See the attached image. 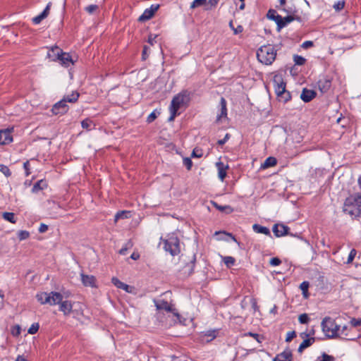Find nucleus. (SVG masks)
Listing matches in <instances>:
<instances>
[{"label":"nucleus","mask_w":361,"mask_h":361,"mask_svg":"<svg viewBox=\"0 0 361 361\" xmlns=\"http://www.w3.org/2000/svg\"><path fill=\"white\" fill-rule=\"evenodd\" d=\"M216 166L218 170V177L221 180L224 181V178H226L227 175V169H228V165H225L221 161H218L216 163Z\"/></svg>","instance_id":"22"},{"label":"nucleus","mask_w":361,"mask_h":361,"mask_svg":"<svg viewBox=\"0 0 361 361\" xmlns=\"http://www.w3.org/2000/svg\"><path fill=\"white\" fill-rule=\"evenodd\" d=\"M275 93L280 101L287 102L291 98L290 93L286 90V83L281 76L275 75L273 80Z\"/></svg>","instance_id":"4"},{"label":"nucleus","mask_w":361,"mask_h":361,"mask_svg":"<svg viewBox=\"0 0 361 361\" xmlns=\"http://www.w3.org/2000/svg\"><path fill=\"white\" fill-rule=\"evenodd\" d=\"M334 357L323 353L321 357H318L317 361H334Z\"/></svg>","instance_id":"37"},{"label":"nucleus","mask_w":361,"mask_h":361,"mask_svg":"<svg viewBox=\"0 0 361 361\" xmlns=\"http://www.w3.org/2000/svg\"><path fill=\"white\" fill-rule=\"evenodd\" d=\"M217 331L216 330H209L204 333V336L209 337L210 341L214 339L216 337Z\"/></svg>","instance_id":"47"},{"label":"nucleus","mask_w":361,"mask_h":361,"mask_svg":"<svg viewBox=\"0 0 361 361\" xmlns=\"http://www.w3.org/2000/svg\"><path fill=\"white\" fill-rule=\"evenodd\" d=\"M315 341V338L314 337H311V338H307L304 339L303 341L300 343V345H299V348H298V352L300 353H302V351L311 346Z\"/></svg>","instance_id":"24"},{"label":"nucleus","mask_w":361,"mask_h":361,"mask_svg":"<svg viewBox=\"0 0 361 361\" xmlns=\"http://www.w3.org/2000/svg\"><path fill=\"white\" fill-rule=\"evenodd\" d=\"M293 61L295 65L302 66L305 63V59L302 56L294 55Z\"/></svg>","instance_id":"38"},{"label":"nucleus","mask_w":361,"mask_h":361,"mask_svg":"<svg viewBox=\"0 0 361 361\" xmlns=\"http://www.w3.org/2000/svg\"><path fill=\"white\" fill-rule=\"evenodd\" d=\"M84 9L89 14H93L97 11H98L99 6L96 4H91V5L86 6Z\"/></svg>","instance_id":"36"},{"label":"nucleus","mask_w":361,"mask_h":361,"mask_svg":"<svg viewBox=\"0 0 361 361\" xmlns=\"http://www.w3.org/2000/svg\"><path fill=\"white\" fill-rule=\"evenodd\" d=\"M159 4H152L149 8H146L143 13L139 17L138 20L144 22L151 19L154 15L155 12L159 9Z\"/></svg>","instance_id":"11"},{"label":"nucleus","mask_w":361,"mask_h":361,"mask_svg":"<svg viewBox=\"0 0 361 361\" xmlns=\"http://www.w3.org/2000/svg\"><path fill=\"white\" fill-rule=\"evenodd\" d=\"M47 186V183L44 180H39L34 184L32 188V192H37L39 190H42L44 188H45Z\"/></svg>","instance_id":"28"},{"label":"nucleus","mask_w":361,"mask_h":361,"mask_svg":"<svg viewBox=\"0 0 361 361\" xmlns=\"http://www.w3.org/2000/svg\"><path fill=\"white\" fill-rule=\"evenodd\" d=\"M319 90L325 93L328 92L331 86V79L328 76H322L317 82Z\"/></svg>","instance_id":"15"},{"label":"nucleus","mask_w":361,"mask_h":361,"mask_svg":"<svg viewBox=\"0 0 361 361\" xmlns=\"http://www.w3.org/2000/svg\"><path fill=\"white\" fill-rule=\"evenodd\" d=\"M48 230V226L42 223L39 227V232L41 233H45Z\"/></svg>","instance_id":"57"},{"label":"nucleus","mask_w":361,"mask_h":361,"mask_svg":"<svg viewBox=\"0 0 361 361\" xmlns=\"http://www.w3.org/2000/svg\"><path fill=\"white\" fill-rule=\"evenodd\" d=\"M323 333L328 338H339L341 326L337 324L334 319L325 317L321 323Z\"/></svg>","instance_id":"2"},{"label":"nucleus","mask_w":361,"mask_h":361,"mask_svg":"<svg viewBox=\"0 0 361 361\" xmlns=\"http://www.w3.org/2000/svg\"><path fill=\"white\" fill-rule=\"evenodd\" d=\"M161 240L164 242V250L172 256H176L180 253V240L175 233L168 235L166 239L161 238Z\"/></svg>","instance_id":"5"},{"label":"nucleus","mask_w":361,"mask_h":361,"mask_svg":"<svg viewBox=\"0 0 361 361\" xmlns=\"http://www.w3.org/2000/svg\"><path fill=\"white\" fill-rule=\"evenodd\" d=\"M350 324L353 327H357L361 326V319L353 318L350 320Z\"/></svg>","instance_id":"54"},{"label":"nucleus","mask_w":361,"mask_h":361,"mask_svg":"<svg viewBox=\"0 0 361 361\" xmlns=\"http://www.w3.org/2000/svg\"><path fill=\"white\" fill-rule=\"evenodd\" d=\"M11 334L13 336H18L20 334V328L18 325L16 326L14 329L12 330Z\"/></svg>","instance_id":"58"},{"label":"nucleus","mask_w":361,"mask_h":361,"mask_svg":"<svg viewBox=\"0 0 361 361\" xmlns=\"http://www.w3.org/2000/svg\"><path fill=\"white\" fill-rule=\"evenodd\" d=\"M296 13H297V11H294L293 12V15H289L284 18H283L282 16L276 17L278 19V21H279V22H277V26L279 28H282V27L286 26L288 23L293 21L294 20L301 22L302 18L300 16H299L298 15H297Z\"/></svg>","instance_id":"9"},{"label":"nucleus","mask_w":361,"mask_h":361,"mask_svg":"<svg viewBox=\"0 0 361 361\" xmlns=\"http://www.w3.org/2000/svg\"><path fill=\"white\" fill-rule=\"evenodd\" d=\"M277 164V160L274 157H269L265 159L263 164L261 165V169H265L271 166H274Z\"/></svg>","instance_id":"26"},{"label":"nucleus","mask_w":361,"mask_h":361,"mask_svg":"<svg viewBox=\"0 0 361 361\" xmlns=\"http://www.w3.org/2000/svg\"><path fill=\"white\" fill-rule=\"evenodd\" d=\"M0 171L4 173L6 177H9L11 175V172L8 166L4 165L0 166Z\"/></svg>","instance_id":"48"},{"label":"nucleus","mask_w":361,"mask_h":361,"mask_svg":"<svg viewBox=\"0 0 361 361\" xmlns=\"http://www.w3.org/2000/svg\"><path fill=\"white\" fill-rule=\"evenodd\" d=\"M298 320L300 324H307L310 319H309L307 314L304 313V314H301L299 316Z\"/></svg>","instance_id":"46"},{"label":"nucleus","mask_w":361,"mask_h":361,"mask_svg":"<svg viewBox=\"0 0 361 361\" xmlns=\"http://www.w3.org/2000/svg\"><path fill=\"white\" fill-rule=\"evenodd\" d=\"M111 282L112 283L118 288H121L122 289L123 286H124V283H123L122 281H121L118 279H117L116 277H113L111 279Z\"/></svg>","instance_id":"43"},{"label":"nucleus","mask_w":361,"mask_h":361,"mask_svg":"<svg viewBox=\"0 0 361 361\" xmlns=\"http://www.w3.org/2000/svg\"><path fill=\"white\" fill-rule=\"evenodd\" d=\"M292 353L290 350H286L277 355L274 361H291Z\"/></svg>","instance_id":"23"},{"label":"nucleus","mask_w":361,"mask_h":361,"mask_svg":"<svg viewBox=\"0 0 361 361\" xmlns=\"http://www.w3.org/2000/svg\"><path fill=\"white\" fill-rule=\"evenodd\" d=\"M155 307L157 310H165L168 312H171L173 315V317H176V319L174 320L175 322H178L179 323L182 324L183 322L181 320L182 317L178 312V310L171 304H169L167 301L164 300H154Z\"/></svg>","instance_id":"7"},{"label":"nucleus","mask_w":361,"mask_h":361,"mask_svg":"<svg viewBox=\"0 0 361 361\" xmlns=\"http://www.w3.org/2000/svg\"><path fill=\"white\" fill-rule=\"evenodd\" d=\"M39 328V325L38 323H33L28 329L27 332L30 334H35L38 331Z\"/></svg>","instance_id":"40"},{"label":"nucleus","mask_w":361,"mask_h":361,"mask_svg":"<svg viewBox=\"0 0 361 361\" xmlns=\"http://www.w3.org/2000/svg\"><path fill=\"white\" fill-rule=\"evenodd\" d=\"M51 6V2L48 3L47 6L44 9V11L40 14L37 15V16H35L32 18V22L34 24H35V25L39 24L42 20H44V18H46L48 16V15L49 13V10H50Z\"/></svg>","instance_id":"20"},{"label":"nucleus","mask_w":361,"mask_h":361,"mask_svg":"<svg viewBox=\"0 0 361 361\" xmlns=\"http://www.w3.org/2000/svg\"><path fill=\"white\" fill-rule=\"evenodd\" d=\"M317 95V93L312 90L304 88L300 94V98L304 102H309Z\"/></svg>","instance_id":"21"},{"label":"nucleus","mask_w":361,"mask_h":361,"mask_svg":"<svg viewBox=\"0 0 361 361\" xmlns=\"http://www.w3.org/2000/svg\"><path fill=\"white\" fill-rule=\"evenodd\" d=\"M356 254H357V251L355 249H352L350 250V252L348 255V259H347L348 264H350L353 261Z\"/></svg>","instance_id":"49"},{"label":"nucleus","mask_w":361,"mask_h":361,"mask_svg":"<svg viewBox=\"0 0 361 361\" xmlns=\"http://www.w3.org/2000/svg\"><path fill=\"white\" fill-rule=\"evenodd\" d=\"M314 329H312L310 333L302 332L300 334V336L302 338H305L308 337L310 335H314Z\"/></svg>","instance_id":"62"},{"label":"nucleus","mask_w":361,"mask_h":361,"mask_svg":"<svg viewBox=\"0 0 361 361\" xmlns=\"http://www.w3.org/2000/svg\"><path fill=\"white\" fill-rule=\"evenodd\" d=\"M80 279L84 286L90 288L97 287V279L93 275H88L82 272L80 273Z\"/></svg>","instance_id":"13"},{"label":"nucleus","mask_w":361,"mask_h":361,"mask_svg":"<svg viewBox=\"0 0 361 361\" xmlns=\"http://www.w3.org/2000/svg\"><path fill=\"white\" fill-rule=\"evenodd\" d=\"M185 100L184 94H178L175 96L171 103L169 111H170V116L168 118L169 121H173L178 114V111L180 108V106L183 104Z\"/></svg>","instance_id":"8"},{"label":"nucleus","mask_w":361,"mask_h":361,"mask_svg":"<svg viewBox=\"0 0 361 361\" xmlns=\"http://www.w3.org/2000/svg\"><path fill=\"white\" fill-rule=\"evenodd\" d=\"M79 93L76 91L73 92L71 94H68L63 97L62 99L63 100H65V102L67 104L69 103H75L78 101L79 98Z\"/></svg>","instance_id":"27"},{"label":"nucleus","mask_w":361,"mask_h":361,"mask_svg":"<svg viewBox=\"0 0 361 361\" xmlns=\"http://www.w3.org/2000/svg\"><path fill=\"white\" fill-rule=\"evenodd\" d=\"M183 164L188 170H190L192 166V161L188 157L183 159Z\"/></svg>","instance_id":"50"},{"label":"nucleus","mask_w":361,"mask_h":361,"mask_svg":"<svg viewBox=\"0 0 361 361\" xmlns=\"http://www.w3.org/2000/svg\"><path fill=\"white\" fill-rule=\"evenodd\" d=\"M133 247V243L130 242V241H128L124 247H123L120 250H119V254L122 255H125L126 254V252L128 249L131 248Z\"/></svg>","instance_id":"44"},{"label":"nucleus","mask_w":361,"mask_h":361,"mask_svg":"<svg viewBox=\"0 0 361 361\" xmlns=\"http://www.w3.org/2000/svg\"><path fill=\"white\" fill-rule=\"evenodd\" d=\"M23 168L25 171V175L26 176H28L30 173V163H29V161H25L24 164H23Z\"/></svg>","instance_id":"56"},{"label":"nucleus","mask_w":361,"mask_h":361,"mask_svg":"<svg viewBox=\"0 0 361 361\" xmlns=\"http://www.w3.org/2000/svg\"><path fill=\"white\" fill-rule=\"evenodd\" d=\"M122 289L124 290L127 293H133L134 288L133 286H130L125 283Z\"/></svg>","instance_id":"59"},{"label":"nucleus","mask_w":361,"mask_h":361,"mask_svg":"<svg viewBox=\"0 0 361 361\" xmlns=\"http://www.w3.org/2000/svg\"><path fill=\"white\" fill-rule=\"evenodd\" d=\"M343 212L353 219H361V193L349 195L344 201Z\"/></svg>","instance_id":"1"},{"label":"nucleus","mask_w":361,"mask_h":361,"mask_svg":"<svg viewBox=\"0 0 361 361\" xmlns=\"http://www.w3.org/2000/svg\"><path fill=\"white\" fill-rule=\"evenodd\" d=\"M30 233L27 231H20L18 233V238L20 240H23L28 238Z\"/></svg>","instance_id":"41"},{"label":"nucleus","mask_w":361,"mask_h":361,"mask_svg":"<svg viewBox=\"0 0 361 361\" xmlns=\"http://www.w3.org/2000/svg\"><path fill=\"white\" fill-rule=\"evenodd\" d=\"M229 139V135L227 133L224 138L222 140H218L217 143L219 145H223L226 143V142Z\"/></svg>","instance_id":"61"},{"label":"nucleus","mask_w":361,"mask_h":361,"mask_svg":"<svg viewBox=\"0 0 361 361\" xmlns=\"http://www.w3.org/2000/svg\"><path fill=\"white\" fill-rule=\"evenodd\" d=\"M56 305H59V310L63 313L65 316H68L72 312L73 302L70 300H61Z\"/></svg>","instance_id":"16"},{"label":"nucleus","mask_w":361,"mask_h":361,"mask_svg":"<svg viewBox=\"0 0 361 361\" xmlns=\"http://www.w3.org/2000/svg\"><path fill=\"white\" fill-rule=\"evenodd\" d=\"M276 17H281V16L278 15L275 10L269 9L267 13V18L271 20H274L276 22V23L277 24V22H279V21H278V19Z\"/></svg>","instance_id":"33"},{"label":"nucleus","mask_w":361,"mask_h":361,"mask_svg":"<svg viewBox=\"0 0 361 361\" xmlns=\"http://www.w3.org/2000/svg\"><path fill=\"white\" fill-rule=\"evenodd\" d=\"M233 30L234 34L237 35L241 33L243 31V27L242 25H238L237 27H234Z\"/></svg>","instance_id":"63"},{"label":"nucleus","mask_w":361,"mask_h":361,"mask_svg":"<svg viewBox=\"0 0 361 361\" xmlns=\"http://www.w3.org/2000/svg\"><path fill=\"white\" fill-rule=\"evenodd\" d=\"M289 227L283 224H274L273 232L276 237H282L288 234Z\"/></svg>","instance_id":"17"},{"label":"nucleus","mask_w":361,"mask_h":361,"mask_svg":"<svg viewBox=\"0 0 361 361\" xmlns=\"http://www.w3.org/2000/svg\"><path fill=\"white\" fill-rule=\"evenodd\" d=\"M202 152L201 149H194L192 152V157H197V158H200L202 157Z\"/></svg>","instance_id":"55"},{"label":"nucleus","mask_w":361,"mask_h":361,"mask_svg":"<svg viewBox=\"0 0 361 361\" xmlns=\"http://www.w3.org/2000/svg\"><path fill=\"white\" fill-rule=\"evenodd\" d=\"M3 218L12 223L15 224L16 222V219L15 218V214L12 212H4L3 213Z\"/></svg>","instance_id":"32"},{"label":"nucleus","mask_w":361,"mask_h":361,"mask_svg":"<svg viewBox=\"0 0 361 361\" xmlns=\"http://www.w3.org/2000/svg\"><path fill=\"white\" fill-rule=\"evenodd\" d=\"M37 300L42 304H49L50 305H56L63 299L61 293L51 291L49 293L42 292L36 295Z\"/></svg>","instance_id":"6"},{"label":"nucleus","mask_w":361,"mask_h":361,"mask_svg":"<svg viewBox=\"0 0 361 361\" xmlns=\"http://www.w3.org/2000/svg\"><path fill=\"white\" fill-rule=\"evenodd\" d=\"M312 46H313V42H312V41H305L302 44V47L304 49H307Z\"/></svg>","instance_id":"60"},{"label":"nucleus","mask_w":361,"mask_h":361,"mask_svg":"<svg viewBox=\"0 0 361 361\" xmlns=\"http://www.w3.org/2000/svg\"><path fill=\"white\" fill-rule=\"evenodd\" d=\"M345 2L343 1H338L334 5V8L336 11H341L344 8Z\"/></svg>","instance_id":"52"},{"label":"nucleus","mask_w":361,"mask_h":361,"mask_svg":"<svg viewBox=\"0 0 361 361\" xmlns=\"http://www.w3.org/2000/svg\"><path fill=\"white\" fill-rule=\"evenodd\" d=\"M160 114V111L157 109L154 110L147 118V122L150 123L153 122Z\"/></svg>","instance_id":"34"},{"label":"nucleus","mask_w":361,"mask_h":361,"mask_svg":"<svg viewBox=\"0 0 361 361\" xmlns=\"http://www.w3.org/2000/svg\"><path fill=\"white\" fill-rule=\"evenodd\" d=\"M348 329H349L347 325H344L343 326H341L339 337L343 336L348 340H353L354 339L353 338H348Z\"/></svg>","instance_id":"31"},{"label":"nucleus","mask_w":361,"mask_h":361,"mask_svg":"<svg viewBox=\"0 0 361 361\" xmlns=\"http://www.w3.org/2000/svg\"><path fill=\"white\" fill-rule=\"evenodd\" d=\"M62 49H60L59 47H53L50 48L47 52V58H49L52 61H56L59 60L61 54Z\"/></svg>","instance_id":"19"},{"label":"nucleus","mask_w":361,"mask_h":361,"mask_svg":"<svg viewBox=\"0 0 361 361\" xmlns=\"http://www.w3.org/2000/svg\"><path fill=\"white\" fill-rule=\"evenodd\" d=\"M252 229L255 233H262L266 235H271V232L267 227L262 226L259 224H255L252 226Z\"/></svg>","instance_id":"25"},{"label":"nucleus","mask_w":361,"mask_h":361,"mask_svg":"<svg viewBox=\"0 0 361 361\" xmlns=\"http://www.w3.org/2000/svg\"><path fill=\"white\" fill-rule=\"evenodd\" d=\"M310 286V283L308 281H303L300 285V288L302 292V295L304 298H307L308 297V288Z\"/></svg>","instance_id":"30"},{"label":"nucleus","mask_w":361,"mask_h":361,"mask_svg":"<svg viewBox=\"0 0 361 361\" xmlns=\"http://www.w3.org/2000/svg\"><path fill=\"white\" fill-rule=\"evenodd\" d=\"M296 336V333L295 331H288L286 335V341L290 342Z\"/></svg>","instance_id":"51"},{"label":"nucleus","mask_w":361,"mask_h":361,"mask_svg":"<svg viewBox=\"0 0 361 361\" xmlns=\"http://www.w3.org/2000/svg\"><path fill=\"white\" fill-rule=\"evenodd\" d=\"M276 50L271 44L261 47L257 51L259 61L265 65H271L276 59Z\"/></svg>","instance_id":"3"},{"label":"nucleus","mask_w":361,"mask_h":361,"mask_svg":"<svg viewBox=\"0 0 361 361\" xmlns=\"http://www.w3.org/2000/svg\"><path fill=\"white\" fill-rule=\"evenodd\" d=\"M226 100L224 97H221L220 99V114H217L216 122L219 123H221L224 120L227 119V107H226Z\"/></svg>","instance_id":"14"},{"label":"nucleus","mask_w":361,"mask_h":361,"mask_svg":"<svg viewBox=\"0 0 361 361\" xmlns=\"http://www.w3.org/2000/svg\"><path fill=\"white\" fill-rule=\"evenodd\" d=\"M13 127L0 130V145H8L13 142Z\"/></svg>","instance_id":"12"},{"label":"nucleus","mask_w":361,"mask_h":361,"mask_svg":"<svg viewBox=\"0 0 361 361\" xmlns=\"http://www.w3.org/2000/svg\"><path fill=\"white\" fill-rule=\"evenodd\" d=\"M129 214V212L122 211L118 212L115 215V221H117L119 219H124L128 218V214Z\"/></svg>","instance_id":"45"},{"label":"nucleus","mask_w":361,"mask_h":361,"mask_svg":"<svg viewBox=\"0 0 361 361\" xmlns=\"http://www.w3.org/2000/svg\"><path fill=\"white\" fill-rule=\"evenodd\" d=\"M223 260H224V264L228 268L232 267L233 265H234V264L235 262V258L233 257H231V256L224 257Z\"/></svg>","instance_id":"35"},{"label":"nucleus","mask_w":361,"mask_h":361,"mask_svg":"<svg viewBox=\"0 0 361 361\" xmlns=\"http://www.w3.org/2000/svg\"><path fill=\"white\" fill-rule=\"evenodd\" d=\"M207 0H194L190 4V8L194 9L198 6L206 4Z\"/></svg>","instance_id":"39"},{"label":"nucleus","mask_w":361,"mask_h":361,"mask_svg":"<svg viewBox=\"0 0 361 361\" xmlns=\"http://www.w3.org/2000/svg\"><path fill=\"white\" fill-rule=\"evenodd\" d=\"M269 264L274 267L279 266L281 264V260L278 257H273L270 259Z\"/></svg>","instance_id":"53"},{"label":"nucleus","mask_w":361,"mask_h":361,"mask_svg":"<svg viewBox=\"0 0 361 361\" xmlns=\"http://www.w3.org/2000/svg\"><path fill=\"white\" fill-rule=\"evenodd\" d=\"M157 38V35H150L149 36V38H148V42L150 44H153L154 42H155V39Z\"/></svg>","instance_id":"64"},{"label":"nucleus","mask_w":361,"mask_h":361,"mask_svg":"<svg viewBox=\"0 0 361 361\" xmlns=\"http://www.w3.org/2000/svg\"><path fill=\"white\" fill-rule=\"evenodd\" d=\"M68 109V105L65 102V100L61 99L52 106L51 112L54 115H63L66 114Z\"/></svg>","instance_id":"10"},{"label":"nucleus","mask_w":361,"mask_h":361,"mask_svg":"<svg viewBox=\"0 0 361 361\" xmlns=\"http://www.w3.org/2000/svg\"><path fill=\"white\" fill-rule=\"evenodd\" d=\"M214 206L219 211L221 212H224L226 214H231L233 212V209L229 206V205H224V206H221V205H219L216 202H212Z\"/></svg>","instance_id":"29"},{"label":"nucleus","mask_w":361,"mask_h":361,"mask_svg":"<svg viewBox=\"0 0 361 361\" xmlns=\"http://www.w3.org/2000/svg\"><path fill=\"white\" fill-rule=\"evenodd\" d=\"M92 125V121L89 118H86V119L82 121V122H81V126H82V128L88 130H90V127Z\"/></svg>","instance_id":"42"},{"label":"nucleus","mask_w":361,"mask_h":361,"mask_svg":"<svg viewBox=\"0 0 361 361\" xmlns=\"http://www.w3.org/2000/svg\"><path fill=\"white\" fill-rule=\"evenodd\" d=\"M64 67L68 68L74 63V61L68 53L61 51V56L58 60Z\"/></svg>","instance_id":"18"}]
</instances>
